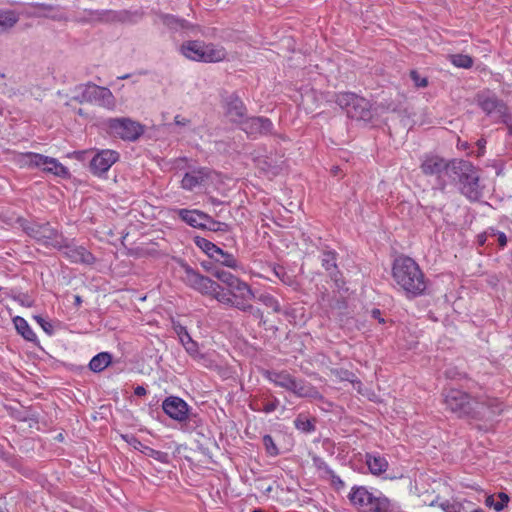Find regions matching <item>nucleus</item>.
Masks as SVG:
<instances>
[{"instance_id":"f257e3e1","label":"nucleus","mask_w":512,"mask_h":512,"mask_svg":"<svg viewBox=\"0 0 512 512\" xmlns=\"http://www.w3.org/2000/svg\"><path fill=\"white\" fill-rule=\"evenodd\" d=\"M443 395L446 408L459 417L492 419L502 411V404L494 398L472 399L466 392L455 388L446 390Z\"/></svg>"},{"instance_id":"f03ea898","label":"nucleus","mask_w":512,"mask_h":512,"mask_svg":"<svg viewBox=\"0 0 512 512\" xmlns=\"http://www.w3.org/2000/svg\"><path fill=\"white\" fill-rule=\"evenodd\" d=\"M393 278L408 297L422 295L426 290L424 274L418 264L409 257H399L394 261Z\"/></svg>"},{"instance_id":"7ed1b4c3","label":"nucleus","mask_w":512,"mask_h":512,"mask_svg":"<svg viewBox=\"0 0 512 512\" xmlns=\"http://www.w3.org/2000/svg\"><path fill=\"white\" fill-rule=\"evenodd\" d=\"M180 278L187 286L199 293L213 296L220 303L233 306L234 300L230 291H225L215 281L183 262L180 264Z\"/></svg>"},{"instance_id":"20e7f679","label":"nucleus","mask_w":512,"mask_h":512,"mask_svg":"<svg viewBox=\"0 0 512 512\" xmlns=\"http://www.w3.org/2000/svg\"><path fill=\"white\" fill-rule=\"evenodd\" d=\"M459 162L456 159L446 160L436 154H426L421 160L420 169L426 176H435V188L444 191L448 181H455L454 174L460 169Z\"/></svg>"},{"instance_id":"39448f33","label":"nucleus","mask_w":512,"mask_h":512,"mask_svg":"<svg viewBox=\"0 0 512 512\" xmlns=\"http://www.w3.org/2000/svg\"><path fill=\"white\" fill-rule=\"evenodd\" d=\"M267 379L274 385L292 392L300 398L322 400L319 391L304 380H297L287 371H267Z\"/></svg>"},{"instance_id":"423d86ee","label":"nucleus","mask_w":512,"mask_h":512,"mask_svg":"<svg viewBox=\"0 0 512 512\" xmlns=\"http://www.w3.org/2000/svg\"><path fill=\"white\" fill-rule=\"evenodd\" d=\"M359 512H392L391 501L385 496H375L364 486H354L348 496Z\"/></svg>"},{"instance_id":"0eeeda50","label":"nucleus","mask_w":512,"mask_h":512,"mask_svg":"<svg viewBox=\"0 0 512 512\" xmlns=\"http://www.w3.org/2000/svg\"><path fill=\"white\" fill-rule=\"evenodd\" d=\"M182 54L193 61L219 62L226 58V50L221 46L201 41H187L181 46Z\"/></svg>"},{"instance_id":"6e6552de","label":"nucleus","mask_w":512,"mask_h":512,"mask_svg":"<svg viewBox=\"0 0 512 512\" xmlns=\"http://www.w3.org/2000/svg\"><path fill=\"white\" fill-rule=\"evenodd\" d=\"M336 103L346 110L347 116L351 119L369 122L373 117L370 102L354 93H339L336 96Z\"/></svg>"},{"instance_id":"1a4fd4ad","label":"nucleus","mask_w":512,"mask_h":512,"mask_svg":"<svg viewBox=\"0 0 512 512\" xmlns=\"http://www.w3.org/2000/svg\"><path fill=\"white\" fill-rule=\"evenodd\" d=\"M459 170L455 171V180L461 185V192L470 200H478L482 196L479 174L476 168L468 161L460 160Z\"/></svg>"},{"instance_id":"9d476101","label":"nucleus","mask_w":512,"mask_h":512,"mask_svg":"<svg viewBox=\"0 0 512 512\" xmlns=\"http://www.w3.org/2000/svg\"><path fill=\"white\" fill-rule=\"evenodd\" d=\"M74 99L80 103H96L106 108H112L115 104L112 92L94 83H86L75 87Z\"/></svg>"},{"instance_id":"9b49d317","label":"nucleus","mask_w":512,"mask_h":512,"mask_svg":"<svg viewBox=\"0 0 512 512\" xmlns=\"http://www.w3.org/2000/svg\"><path fill=\"white\" fill-rule=\"evenodd\" d=\"M18 162L24 166L42 167L44 171L56 176L66 177L69 175L68 169L58 160L41 154L32 152L20 154Z\"/></svg>"},{"instance_id":"f8f14e48","label":"nucleus","mask_w":512,"mask_h":512,"mask_svg":"<svg viewBox=\"0 0 512 512\" xmlns=\"http://www.w3.org/2000/svg\"><path fill=\"white\" fill-rule=\"evenodd\" d=\"M24 231L29 236L33 237L46 246H52L54 248H61L63 246L64 238L48 223H31L24 226Z\"/></svg>"},{"instance_id":"ddd939ff","label":"nucleus","mask_w":512,"mask_h":512,"mask_svg":"<svg viewBox=\"0 0 512 512\" xmlns=\"http://www.w3.org/2000/svg\"><path fill=\"white\" fill-rule=\"evenodd\" d=\"M107 126L111 134L129 141H135L144 131L140 123L130 118H111Z\"/></svg>"},{"instance_id":"4468645a","label":"nucleus","mask_w":512,"mask_h":512,"mask_svg":"<svg viewBox=\"0 0 512 512\" xmlns=\"http://www.w3.org/2000/svg\"><path fill=\"white\" fill-rule=\"evenodd\" d=\"M119 153L111 149L97 150L90 161V170L96 176L104 175L119 160Z\"/></svg>"},{"instance_id":"2eb2a0df","label":"nucleus","mask_w":512,"mask_h":512,"mask_svg":"<svg viewBox=\"0 0 512 512\" xmlns=\"http://www.w3.org/2000/svg\"><path fill=\"white\" fill-rule=\"evenodd\" d=\"M229 291L234 300V307L243 311H248L252 308L249 301L255 298V295L246 282L238 279L235 284L229 287Z\"/></svg>"},{"instance_id":"dca6fc26","label":"nucleus","mask_w":512,"mask_h":512,"mask_svg":"<svg viewBox=\"0 0 512 512\" xmlns=\"http://www.w3.org/2000/svg\"><path fill=\"white\" fill-rule=\"evenodd\" d=\"M163 411L173 420L184 422L188 419L189 406L177 396H169L162 403Z\"/></svg>"},{"instance_id":"f3484780","label":"nucleus","mask_w":512,"mask_h":512,"mask_svg":"<svg viewBox=\"0 0 512 512\" xmlns=\"http://www.w3.org/2000/svg\"><path fill=\"white\" fill-rule=\"evenodd\" d=\"M273 123L266 117H251L242 124V130L250 137L268 135L272 133Z\"/></svg>"},{"instance_id":"a211bd4d","label":"nucleus","mask_w":512,"mask_h":512,"mask_svg":"<svg viewBox=\"0 0 512 512\" xmlns=\"http://www.w3.org/2000/svg\"><path fill=\"white\" fill-rule=\"evenodd\" d=\"M64 255L73 263L92 264L95 260L93 255L83 246H77L63 241Z\"/></svg>"},{"instance_id":"6ab92c4d","label":"nucleus","mask_w":512,"mask_h":512,"mask_svg":"<svg viewBox=\"0 0 512 512\" xmlns=\"http://www.w3.org/2000/svg\"><path fill=\"white\" fill-rule=\"evenodd\" d=\"M226 116L234 123L243 124L245 121L246 107L237 95H231L227 98Z\"/></svg>"},{"instance_id":"aec40b11","label":"nucleus","mask_w":512,"mask_h":512,"mask_svg":"<svg viewBox=\"0 0 512 512\" xmlns=\"http://www.w3.org/2000/svg\"><path fill=\"white\" fill-rule=\"evenodd\" d=\"M178 216L191 227L205 229L207 226L208 215L199 210L179 209Z\"/></svg>"},{"instance_id":"412c9836","label":"nucleus","mask_w":512,"mask_h":512,"mask_svg":"<svg viewBox=\"0 0 512 512\" xmlns=\"http://www.w3.org/2000/svg\"><path fill=\"white\" fill-rule=\"evenodd\" d=\"M124 439L127 441V443L130 446H132L136 450H139L144 455L149 456V457H151L159 462H162V463H166L168 461L167 453L155 450L153 448H150V447L144 445L134 436H124Z\"/></svg>"},{"instance_id":"4be33fe9","label":"nucleus","mask_w":512,"mask_h":512,"mask_svg":"<svg viewBox=\"0 0 512 512\" xmlns=\"http://www.w3.org/2000/svg\"><path fill=\"white\" fill-rule=\"evenodd\" d=\"M478 103L487 114L497 112L500 115H505L507 110L503 102L498 100L496 96L490 94L479 95Z\"/></svg>"},{"instance_id":"5701e85b","label":"nucleus","mask_w":512,"mask_h":512,"mask_svg":"<svg viewBox=\"0 0 512 512\" xmlns=\"http://www.w3.org/2000/svg\"><path fill=\"white\" fill-rule=\"evenodd\" d=\"M365 463L371 474L376 476L386 472L389 467L387 459L377 453H366Z\"/></svg>"},{"instance_id":"b1692460","label":"nucleus","mask_w":512,"mask_h":512,"mask_svg":"<svg viewBox=\"0 0 512 512\" xmlns=\"http://www.w3.org/2000/svg\"><path fill=\"white\" fill-rule=\"evenodd\" d=\"M208 178V171L206 169L193 170L184 175L181 185L183 189L193 190L195 187L201 185Z\"/></svg>"},{"instance_id":"393cba45","label":"nucleus","mask_w":512,"mask_h":512,"mask_svg":"<svg viewBox=\"0 0 512 512\" xmlns=\"http://www.w3.org/2000/svg\"><path fill=\"white\" fill-rule=\"evenodd\" d=\"M19 19V13L14 10H0V34L9 32Z\"/></svg>"},{"instance_id":"a878e982","label":"nucleus","mask_w":512,"mask_h":512,"mask_svg":"<svg viewBox=\"0 0 512 512\" xmlns=\"http://www.w3.org/2000/svg\"><path fill=\"white\" fill-rule=\"evenodd\" d=\"M13 323L15 326V329L17 332L27 341L35 342L37 337L36 334L33 332L31 327L29 326L28 322L20 317L16 316L13 318Z\"/></svg>"},{"instance_id":"bb28decb","label":"nucleus","mask_w":512,"mask_h":512,"mask_svg":"<svg viewBox=\"0 0 512 512\" xmlns=\"http://www.w3.org/2000/svg\"><path fill=\"white\" fill-rule=\"evenodd\" d=\"M112 361V356L110 353L108 352H101L97 355H95L90 363H89V368L93 371V372H101L103 371L106 367H108V365L111 363Z\"/></svg>"},{"instance_id":"cd10ccee","label":"nucleus","mask_w":512,"mask_h":512,"mask_svg":"<svg viewBox=\"0 0 512 512\" xmlns=\"http://www.w3.org/2000/svg\"><path fill=\"white\" fill-rule=\"evenodd\" d=\"M213 259L216 262H219L220 264L234 270L239 269L241 267L237 259L232 254L222 250L221 248L218 249Z\"/></svg>"},{"instance_id":"c85d7f7f","label":"nucleus","mask_w":512,"mask_h":512,"mask_svg":"<svg viewBox=\"0 0 512 512\" xmlns=\"http://www.w3.org/2000/svg\"><path fill=\"white\" fill-rule=\"evenodd\" d=\"M498 500H495L494 496H488L486 498V505L492 507L495 511L500 512L507 505L509 497L507 494L501 492L497 495Z\"/></svg>"},{"instance_id":"c756f323","label":"nucleus","mask_w":512,"mask_h":512,"mask_svg":"<svg viewBox=\"0 0 512 512\" xmlns=\"http://www.w3.org/2000/svg\"><path fill=\"white\" fill-rule=\"evenodd\" d=\"M183 347L190 356H192L197 361L202 362L203 365L208 366V364L206 363L207 359L205 355L199 353L197 342L191 339L187 343H185Z\"/></svg>"},{"instance_id":"7c9ffc66","label":"nucleus","mask_w":512,"mask_h":512,"mask_svg":"<svg viewBox=\"0 0 512 512\" xmlns=\"http://www.w3.org/2000/svg\"><path fill=\"white\" fill-rule=\"evenodd\" d=\"M448 59L454 66L459 68L468 69L473 65V59L464 54H451L448 56Z\"/></svg>"},{"instance_id":"2f4dec72","label":"nucleus","mask_w":512,"mask_h":512,"mask_svg":"<svg viewBox=\"0 0 512 512\" xmlns=\"http://www.w3.org/2000/svg\"><path fill=\"white\" fill-rule=\"evenodd\" d=\"M195 243L203 252H205L212 259L219 249L218 246H216L214 243L205 238L197 237L195 239Z\"/></svg>"},{"instance_id":"473e14b6","label":"nucleus","mask_w":512,"mask_h":512,"mask_svg":"<svg viewBox=\"0 0 512 512\" xmlns=\"http://www.w3.org/2000/svg\"><path fill=\"white\" fill-rule=\"evenodd\" d=\"M322 266L327 270L330 271L331 276H334V271L337 270L336 266V256L335 253L332 251H325L322 255Z\"/></svg>"},{"instance_id":"72a5a7b5","label":"nucleus","mask_w":512,"mask_h":512,"mask_svg":"<svg viewBox=\"0 0 512 512\" xmlns=\"http://www.w3.org/2000/svg\"><path fill=\"white\" fill-rule=\"evenodd\" d=\"M212 275L222 283L226 284L228 288L231 285L235 284V282L239 279L230 272L225 271L223 269H214L212 271Z\"/></svg>"},{"instance_id":"f704fd0d","label":"nucleus","mask_w":512,"mask_h":512,"mask_svg":"<svg viewBox=\"0 0 512 512\" xmlns=\"http://www.w3.org/2000/svg\"><path fill=\"white\" fill-rule=\"evenodd\" d=\"M258 301L271 308L274 312H280L281 308L278 301L270 294H261L257 297Z\"/></svg>"},{"instance_id":"c9c22d12","label":"nucleus","mask_w":512,"mask_h":512,"mask_svg":"<svg viewBox=\"0 0 512 512\" xmlns=\"http://www.w3.org/2000/svg\"><path fill=\"white\" fill-rule=\"evenodd\" d=\"M319 468H323L325 472L329 475L331 484L336 490H340L344 487V482L341 480V478L334 473L333 470H331L325 463H321Z\"/></svg>"},{"instance_id":"e433bc0d","label":"nucleus","mask_w":512,"mask_h":512,"mask_svg":"<svg viewBox=\"0 0 512 512\" xmlns=\"http://www.w3.org/2000/svg\"><path fill=\"white\" fill-rule=\"evenodd\" d=\"M263 445L270 456H277L279 454V450L270 435L263 437Z\"/></svg>"},{"instance_id":"4c0bfd02","label":"nucleus","mask_w":512,"mask_h":512,"mask_svg":"<svg viewBox=\"0 0 512 512\" xmlns=\"http://www.w3.org/2000/svg\"><path fill=\"white\" fill-rule=\"evenodd\" d=\"M163 22L171 28H177V27L185 28L187 26V22L185 20L178 19L172 15H165L163 17Z\"/></svg>"},{"instance_id":"58836bf2","label":"nucleus","mask_w":512,"mask_h":512,"mask_svg":"<svg viewBox=\"0 0 512 512\" xmlns=\"http://www.w3.org/2000/svg\"><path fill=\"white\" fill-rule=\"evenodd\" d=\"M295 426L297 429L304 432H311L315 428L314 424L309 419L303 418L301 416L295 420Z\"/></svg>"},{"instance_id":"ea45409f","label":"nucleus","mask_w":512,"mask_h":512,"mask_svg":"<svg viewBox=\"0 0 512 512\" xmlns=\"http://www.w3.org/2000/svg\"><path fill=\"white\" fill-rule=\"evenodd\" d=\"M411 80L414 83V86L417 88H425L428 85V79L426 77L421 76L416 70H412L410 72Z\"/></svg>"},{"instance_id":"a19ab883","label":"nucleus","mask_w":512,"mask_h":512,"mask_svg":"<svg viewBox=\"0 0 512 512\" xmlns=\"http://www.w3.org/2000/svg\"><path fill=\"white\" fill-rule=\"evenodd\" d=\"M206 223H207V226H205V228H207L211 231H226L228 228L227 224L216 221V220L212 219L209 215H208V220Z\"/></svg>"},{"instance_id":"79ce46f5","label":"nucleus","mask_w":512,"mask_h":512,"mask_svg":"<svg viewBox=\"0 0 512 512\" xmlns=\"http://www.w3.org/2000/svg\"><path fill=\"white\" fill-rule=\"evenodd\" d=\"M265 164L267 165V167H262V169L267 170L268 172H271L272 174L276 175L283 169L284 161L281 160L279 163H274L272 159H270V162H266Z\"/></svg>"},{"instance_id":"37998d69","label":"nucleus","mask_w":512,"mask_h":512,"mask_svg":"<svg viewBox=\"0 0 512 512\" xmlns=\"http://www.w3.org/2000/svg\"><path fill=\"white\" fill-rule=\"evenodd\" d=\"M34 319L48 335H52L54 333V326L49 321L38 315L34 316Z\"/></svg>"},{"instance_id":"c03bdc74","label":"nucleus","mask_w":512,"mask_h":512,"mask_svg":"<svg viewBox=\"0 0 512 512\" xmlns=\"http://www.w3.org/2000/svg\"><path fill=\"white\" fill-rule=\"evenodd\" d=\"M279 405V400L274 397L270 402H267L263 405L262 408H254V410H257V411H263L265 413H271L273 411H275L277 409Z\"/></svg>"},{"instance_id":"a18cd8bd","label":"nucleus","mask_w":512,"mask_h":512,"mask_svg":"<svg viewBox=\"0 0 512 512\" xmlns=\"http://www.w3.org/2000/svg\"><path fill=\"white\" fill-rule=\"evenodd\" d=\"M175 330L182 345L192 339L185 327L178 326Z\"/></svg>"},{"instance_id":"49530a36","label":"nucleus","mask_w":512,"mask_h":512,"mask_svg":"<svg viewBox=\"0 0 512 512\" xmlns=\"http://www.w3.org/2000/svg\"><path fill=\"white\" fill-rule=\"evenodd\" d=\"M174 122L176 125H179V126H186V125H189L190 124V120L185 118V117H182L180 115H176L174 117Z\"/></svg>"},{"instance_id":"de8ad7c7","label":"nucleus","mask_w":512,"mask_h":512,"mask_svg":"<svg viewBox=\"0 0 512 512\" xmlns=\"http://www.w3.org/2000/svg\"><path fill=\"white\" fill-rule=\"evenodd\" d=\"M274 272H275L276 276L281 279L282 282L288 283V281L286 280V278L288 279V277L282 267L275 268Z\"/></svg>"},{"instance_id":"09e8293b","label":"nucleus","mask_w":512,"mask_h":512,"mask_svg":"<svg viewBox=\"0 0 512 512\" xmlns=\"http://www.w3.org/2000/svg\"><path fill=\"white\" fill-rule=\"evenodd\" d=\"M371 316L376 319L380 324L385 323L384 318L381 316V312L379 309H373L371 312Z\"/></svg>"},{"instance_id":"8fccbe9b","label":"nucleus","mask_w":512,"mask_h":512,"mask_svg":"<svg viewBox=\"0 0 512 512\" xmlns=\"http://www.w3.org/2000/svg\"><path fill=\"white\" fill-rule=\"evenodd\" d=\"M147 393L146 389L143 386H137L134 389V394L137 396H145Z\"/></svg>"},{"instance_id":"3c124183","label":"nucleus","mask_w":512,"mask_h":512,"mask_svg":"<svg viewBox=\"0 0 512 512\" xmlns=\"http://www.w3.org/2000/svg\"><path fill=\"white\" fill-rule=\"evenodd\" d=\"M498 242L500 244V246H505L506 243H507V238H506V235L504 233H499L498 234Z\"/></svg>"},{"instance_id":"603ef678","label":"nucleus","mask_w":512,"mask_h":512,"mask_svg":"<svg viewBox=\"0 0 512 512\" xmlns=\"http://www.w3.org/2000/svg\"><path fill=\"white\" fill-rule=\"evenodd\" d=\"M130 16L131 15L128 12H123V13L120 14L119 20H121V21H128Z\"/></svg>"},{"instance_id":"864d4df0","label":"nucleus","mask_w":512,"mask_h":512,"mask_svg":"<svg viewBox=\"0 0 512 512\" xmlns=\"http://www.w3.org/2000/svg\"><path fill=\"white\" fill-rule=\"evenodd\" d=\"M74 303L77 307H79L82 303V298L79 295L74 296Z\"/></svg>"},{"instance_id":"5fc2aeb1","label":"nucleus","mask_w":512,"mask_h":512,"mask_svg":"<svg viewBox=\"0 0 512 512\" xmlns=\"http://www.w3.org/2000/svg\"><path fill=\"white\" fill-rule=\"evenodd\" d=\"M339 170H340V169H339V167H334V168L332 169V173H333L334 175H337V174H338V172H339Z\"/></svg>"},{"instance_id":"6e6d98bb","label":"nucleus","mask_w":512,"mask_h":512,"mask_svg":"<svg viewBox=\"0 0 512 512\" xmlns=\"http://www.w3.org/2000/svg\"><path fill=\"white\" fill-rule=\"evenodd\" d=\"M446 376L449 377V378H453L454 376L451 375L448 371L446 372Z\"/></svg>"},{"instance_id":"4d7b16f0","label":"nucleus","mask_w":512,"mask_h":512,"mask_svg":"<svg viewBox=\"0 0 512 512\" xmlns=\"http://www.w3.org/2000/svg\"><path fill=\"white\" fill-rule=\"evenodd\" d=\"M252 512H264V511H263V510H261V509H255V510H253Z\"/></svg>"},{"instance_id":"13d9d810","label":"nucleus","mask_w":512,"mask_h":512,"mask_svg":"<svg viewBox=\"0 0 512 512\" xmlns=\"http://www.w3.org/2000/svg\"><path fill=\"white\" fill-rule=\"evenodd\" d=\"M473 512H483V511H482V510H475V511H473Z\"/></svg>"},{"instance_id":"bf43d9fd","label":"nucleus","mask_w":512,"mask_h":512,"mask_svg":"<svg viewBox=\"0 0 512 512\" xmlns=\"http://www.w3.org/2000/svg\"><path fill=\"white\" fill-rule=\"evenodd\" d=\"M0 512H2V511L0 510Z\"/></svg>"}]
</instances>
